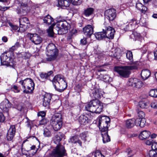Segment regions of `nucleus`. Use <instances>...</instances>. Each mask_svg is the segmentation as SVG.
Masks as SVG:
<instances>
[{"label":"nucleus","mask_w":157,"mask_h":157,"mask_svg":"<svg viewBox=\"0 0 157 157\" xmlns=\"http://www.w3.org/2000/svg\"><path fill=\"white\" fill-rule=\"evenodd\" d=\"M139 106L142 108H147L148 106V103L145 101H140L139 102Z\"/></svg>","instance_id":"38"},{"label":"nucleus","mask_w":157,"mask_h":157,"mask_svg":"<svg viewBox=\"0 0 157 157\" xmlns=\"http://www.w3.org/2000/svg\"><path fill=\"white\" fill-rule=\"evenodd\" d=\"M19 82L24 89L23 91L24 93L27 94L33 92L34 89L35 84L31 79L26 78L23 80L20 81Z\"/></svg>","instance_id":"5"},{"label":"nucleus","mask_w":157,"mask_h":157,"mask_svg":"<svg viewBox=\"0 0 157 157\" xmlns=\"http://www.w3.org/2000/svg\"><path fill=\"white\" fill-rule=\"evenodd\" d=\"M50 124L55 131L59 130L62 125V119L61 113H55L52 117Z\"/></svg>","instance_id":"6"},{"label":"nucleus","mask_w":157,"mask_h":157,"mask_svg":"<svg viewBox=\"0 0 157 157\" xmlns=\"http://www.w3.org/2000/svg\"><path fill=\"white\" fill-rule=\"evenodd\" d=\"M70 140L72 143H76L77 142L78 143L80 146H81L82 143L81 141L79 140H78L77 138H71Z\"/></svg>","instance_id":"42"},{"label":"nucleus","mask_w":157,"mask_h":157,"mask_svg":"<svg viewBox=\"0 0 157 157\" xmlns=\"http://www.w3.org/2000/svg\"><path fill=\"white\" fill-rule=\"evenodd\" d=\"M151 132L147 130L143 131L139 134V137H149L151 135Z\"/></svg>","instance_id":"30"},{"label":"nucleus","mask_w":157,"mask_h":157,"mask_svg":"<svg viewBox=\"0 0 157 157\" xmlns=\"http://www.w3.org/2000/svg\"><path fill=\"white\" fill-rule=\"evenodd\" d=\"M11 107V104L7 99L2 101L0 104V108L4 112L7 113Z\"/></svg>","instance_id":"17"},{"label":"nucleus","mask_w":157,"mask_h":157,"mask_svg":"<svg viewBox=\"0 0 157 157\" xmlns=\"http://www.w3.org/2000/svg\"><path fill=\"white\" fill-rule=\"evenodd\" d=\"M130 37L133 39L134 40H139L142 38L140 34L136 31L133 32L132 34L130 35Z\"/></svg>","instance_id":"26"},{"label":"nucleus","mask_w":157,"mask_h":157,"mask_svg":"<svg viewBox=\"0 0 157 157\" xmlns=\"http://www.w3.org/2000/svg\"><path fill=\"white\" fill-rule=\"evenodd\" d=\"M23 58L25 59L29 58L31 56V54L28 52H23Z\"/></svg>","instance_id":"49"},{"label":"nucleus","mask_w":157,"mask_h":157,"mask_svg":"<svg viewBox=\"0 0 157 157\" xmlns=\"http://www.w3.org/2000/svg\"><path fill=\"white\" fill-rule=\"evenodd\" d=\"M102 32L105 34V37L109 39H113L114 37L115 31L112 27L108 25L106 22H105L101 26Z\"/></svg>","instance_id":"10"},{"label":"nucleus","mask_w":157,"mask_h":157,"mask_svg":"<svg viewBox=\"0 0 157 157\" xmlns=\"http://www.w3.org/2000/svg\"><path fill=\"white\" fill-rule=\"evenodd\" d=\"M11 107V104L7 99L2 101L0 104V108L4 112L7 113Z\"/></svg>","instance_id":"18"},{"label":"nucleus","mask_w":157,"mask_h":157,"mask_svg":"<svg viewBox=\"0 0 157 157\" xmlns=\"http://www.w3.org/2000/svg\"><path fill=\"white\" fill-rule=\"evenodd\" d=\"M27 36L33 43L36 45L40 44L42 41V38L36 33H28Z\"/></svg>","instance_id":"14"},{"label":"nucleus","mask_w":157,"mask_h":157,"mask_svg":"<svg viewBox=\"0 0 157 157\" xmlns=\"http://www.w3.org/2000/svg\"><path fill=\"white\" fill-rule=\"evenodd\" d=\"M90 95L92 98H98L101 97L102 94L100 89L98 88H95L91 90Z\"/></svg>","instance_id":"19"},{"label":"nucleus","mask_w":157,"mask_h":157,"mask_svg":"<svg viewBox=\"0 0 157 157\" xmlns=\"http://www.w3.org/2000/svg\"><path fill=\"white\" fill-rule=\"evenodd\" d=\"M47 55L48 57L46 58L48 61H51L56 59L58 55V50L53 43L49 44L46 48Z\"/></svg>","instance_id":"8"},{"label":"nucleus","mask_w":157,"mask_h":157,"mask_svg":"<svg viewBox=\"0 0 157 157\" xmlns=\"http://www.w3.org/2000/svg\"><path fill=\"white\" fill-rule=\"evenodd\" d=\"M48 122V120L46 118H43L39 122V125H43L46 124Z\"/></svg>","instance_id":"46"},{"label":"nucleus","mask_w":157,"mask_h":157,"mask_svg":"<svg viewBox=\"0 0 157 157\" xmlns=\"http://www.w3.org/2000/svg\"><path fill=\"white\" fill-rule=\"evenodd\" d=\"M126 56L127 59L132 61L133 59V55L132 52L129 51L126 54Z\"/></svg>","instance_id":"41"},{"label":"nucleus","mask_w":157,"mask_h":157,"mask_svg":"<svg viewBox=\"0 0 157 157\" xmlns=\"http://www.w3.org/2000/svg\"><path fill=\"white\" fill-rule=\"evenodd\" d=\"M95 157H105L101 152L98 150H96L94 154Z\"/></svg>","instance_id":"45"},{"label":"nucleus","mask_w":157,"mask_h":157,"mask_svg":"<svg viewBox=\"0 0 157 157\" xmlns=\"http://www.w3.org/2000/svg\"><path fill=\"white\" fill-rule=\"evenodd\" d=\"M5 120V117L2 113H0V122H3Z\"/></svg>","instance_id":"55"},{"label":"nucleus","mask_w":157,"mask_h":157,"mask_svg":"<svg viewBox=\"0 0 157 157\" xmlns=\"http://www.w3.org/2000/svg\"><path fill=\"white\" fill-rule=\"evenodd\" d=\"M110 121V119L108 117L104 116L99 117V127L101 131L102 137H109L108 129Z\"/></svg>","instance_id":"3"},{"label":"nucleus","mask_w":157,"mask_h":157,"mask_svg":"<svg viewBox=\"0 0 157 157\" xmlns=\"http://www.w3.org/2000/svg\"><path fill=\"white\" fill-rule=\"evenodd\" d=\"M103 79L104 81L106 82H110L112 81V78L107 75H104Z\"/></svg>","instance_id":"39"},{"label":"nucleus","mask_w":157,"mask_h":157,"mask_svg":"<svg viewBox=\"0 0 157 157\" xmlns=\"http://www.w3.org/2000/svg\"><path fill=\"white\" fill-rule=\"evenodd\" d=\"M44 23L49 25L53 21V19L49 15H48L43 18Z\"/></svg>","instance_id":"29"},{"label":"nucleus","mask_w":157,"mask_h":157,"mask_svg":"<svg viewBox=\"0 0 157 157\" xmlns=\"http://www.w3.org/2000/svg\"><path fill=\"white\" fill-rule=\"evenodd\" d=\"M94 35L98 40H101L105 37V34L103 32H99L95 33Z\"/></svg>","instance_id":"33"},{"label":"nucleus","mask_w":157,"mask_h":157,"mask_svg":"<svg viewBox=\"0 0 157 157\" xmlns=\"http://www.w3.org/2000/svg\"><path fill=\"white\" fill-rule=\"evenodd\" d=\"M77 33V31L75 29H73L70 31L69 33V38H71L73 36H75L76 35Z\"/></svg>","instance_id":"40"},{"label":"nucleus","mask_w":157,"mask_h":157,"mask_svg":"<svg viewBox=\"0 0 157 157\" xmlns=\"http://www.w3.org/2000/svg\"><path fill=\"white\" fill-rule=\"evenodd\" d=\"M17 48H15L14 45L12 46L10 49L9 52H13L16 50Z\"/></svg>","instance_id":"61"},{"label":"nucleus","mask_w":157,"mask_h":157,"mask_svg":"<svg viewBox=\"0 0 157 157\" xmlns=\"http://www.w3.org/2000/svg\"><path fill=\"white\" fill-rule=\"evenodd\" d=\"M15 132V129L13 126H11L8 130L7 133L8 137H13Z\"/></svg>","instance_id":"27"},{"label":"nucleus","mask_w":157,"mask_h":157,"mask_svg":"<svg viewBox=\"0 0 157 157\" xmlns=\"http://www.w3.org/2000/svg\"><path fill=\"white\" fill-rule=\"evenodd\" d=\"M127 84L129 86L137 88H140L143 85L142 82L140 80L136 78H129Z\"/></svg>","instance_id":"15"},{"label":"nucleus","mask_w":157,"mask_h":157,"mask_svg":"<svg viewBox=\"0 0 157 157\" xmlns=\"http://www.w3.org/2000/svg\"><path fill=\"white\" fill-rule=\"evenodd\" d=\"M2 40L5 42H6L7 41V38L6 36H3L2 38Z\"/></svg>","instance_id":"64"},{"label":"nucleus","mask_w":157,"mask_h":157,"mask_svg":"<svg viewBox=\"0 0 157 157\" xmlns=\"http://www.w3.org/2000/svg\"><path fill=\"white\" fill-rule=\"evenodd\" d=\"M56 26L55 28L59 34L62 35L68 32L70 27V25L66 21H57L56 23Z\"/></svg>","instance_id":"9"},{"label":"nucleus","mask_w":157,"mask_h":157,"mask_svg":"<svg viewBox=\"0 0 157 157\" xmlns=\"http://www.w3.org/2000/svg\"><path fill=\"white\" fill-rule=\"evenodd\" d=\"M83 31L85 35L90 37L93 33V28L91 25H87L83 28Z\"/></svg>","instance_id":"20"},{"label":"nucleus","mask_w":157,"mask_h":157,"mask_svg":"<svg viewBox=\"0 0 157 157\" xmlns=\"http://www.w3.org/2000/svg\"><path fill=\"white\" fill-rule=\"evenodd\" d=\"M10 7H2L0 6V10L2 11H5L9 9Z\"/></svg>","instance_id":"60"},{"label":"nucleus","mask_w":157,"mask_h":157,"mask_svg":"<svg viewBox=\"0 0 157 157\" xmlns=\"http://www.w3.org/2000/svg\"><path fill=\"white\" fill-rule=\"evenodd\" d=\"M129 66L115 67L114 70L120 76L128 77L131 74V70H137L138 68L139 63L137 61H135L129 64Z\"/></svg>","instance_id":"1"},{"label":"nucleus","mask_w":157,"mask_h":157,"mask_svg":"<svg viewBox=\"0 0 157 157\" xmlns=\"http://www.w3.org/2000/svg\"><path fill=\"white\" fill-rule=\"evenodd\" d=\"M81 43L82 45H85L87 43V41L86 38H84L82 39L81 40Z\"/></svg>","instance_id":"56"},{"label":"nucleus","mask_w":157,"mask_h":157,"mask_svg":"<svg viewBox=\"0 0 157 157\" xmlns=\"http://www.w3.org/2000/svg\"><path fill=\"white\" fill-rule=\"evenodd\" d=\"M87 132H84L81 133L80 135L79 136L82 137H86L89 136Z\"/></svg>","instance_id":"54"},{"label":"nucleus","mask_w":157,"mask_h":157,"mask_svg":"<svg viewBox=\"0 0 157 157\" xmlns=\"http://www.w3.org/2000/svg\"><path fill=\"white\" fill-rule=\"evenodd\" d=\"M151 107L154 108H157V101H154L151 104Z\"/></svg>","instance_id":"52"},{"label":"nucleus","mask_w":157,"mask_h":157,"mask_svg":"<svg viewBox=\"0 0 157 157\" xmlns=\"http://www.w3.org/2000/svg\"><path fill=\"white\" fill-rule=\"evenodd\" d=\"M136 8L142 13H145L147 10V7L140 2L136 3Z\"/></svg>","instance_id":"25"},{"label":"nucleus","mask_w":157,"mask_h":157,"mask_svg":"<svg viewBox=\"0 0 157 157\" xmlns=\"http://www.w3.org/2000/svg\"><path fill=\"white\" fill-rule=\"evenodd\" d=\"M150 157H157V153L153 150H150L149 153Z\"/></svg>","instance_id":"44"},{"label":"nucleus","mask_w":157,"mask_h":157,"mask_svg":"<svg viewBox=\"0 0 157 157\" xmlns=\"http://www.w3.org/2000/svg\"><path fill=\"white\" fill-rule=\"evenodd\" d=\"M82 0H58V5L59 6L68 7L71 3L73 5H78L82 3Z\"/></svg>","instance_id":"13"},{"label":"nucleus","mask_w":157,"mask_h":157,"mask_svg":"<svg viewBox=\"0 0 157 157\" xmlns=\"http://www.w3.org/2000/svg\"><path fill=\"white\" fill-rule=\"evenodd\" d=\"M23 52L19 53L17 54V56L19 58H23Z\"/></svg>","instance_id":"62"},{"label":"nucleus","mask_w":157,"mask_h":157,"mask_svg":"<svg viewBox=\"0 0 157 157\" xmlns=\"http://www.w3.org/2000/svg\"><path fill=\"white\" fill-rule=\"evenodd\" d=\"M65 150L64 147L61 145H57L52 151L51 155L54 157H62L65 155Z\"/></svg>","instance_id":"12"},{"label":"nucleus","mask_w":157,"mask_h":157,"mask_svg":"<svg viewBox=\"0 0 157 157\" xmlns=\"http://www.w3.org/2000/svg\"><path fill=\"white\" fill-rule=\"evenodd\" d=\"M142 121H145V119H142L141 118H137L135 119V124L137 125H139L141 127H143L144 126V124H142Z\"/></svg>","instance_id":"34"},{"label":"nucleus","mask_w":157,"mask_h":157,"mask_svg":"<svg viewBox=\"0 0 157 157\" xmlns=\"http://www.w3.org/2000/svg\"><path fill=\"white\" fill-rule=\"evenodd\" d=\"M79 122L81 124L85 125L88 123V118L86 116L82 115L79 117Z\"/></svg>","instance_id":"28"},{"label":"nucleus","mask_w":157,"mask_h":157,"mask_svg":"<svg viewBox=\"0 0 157 157\" xmlns=\"http://www.w3.org/2000/svg\"><path fill=\"white\" fill-rule=\"evenodd\" d=\"M17 109L18 110L21 111L23 109V108L21 105H18L17 106Z\"/></svg>","instance_id":"63"},{"label":"nucleus","mask_w":157,"mask_h":157,"mask_svg":"<svg viewBox=\"0 0 157 157\" xmlns=\"http://www.w3.org/2000/svg\"><path fill=\"white\" fill-rule=\"evenodd\" d=\"M126 126L128 128H131L135 124V119H132L127 120L126 122Z\"/></svg>","instance_id":"31"},{"label":"nucleus","mask_w":157,"mask_h":157,"mask_svg":"<svg viewBox=\"0 0 157 157\" xmlns=\"http://www.w3.org/2000/svg\"><path fill=\"white\" fill-rule=\"evenodd\" d=\"M13 91L15 93H18L19 92V90L18 89V87L16 86H13Z\"/></svg>","instance_id":"59"},{"label":"nucleus","mask_w":157,"mask_h":157,"mask_svg":"<svg viewBox=\"0 0 157 157\" xmlns=\"http://www.w3.org/2000/svg\"><path fill=\"white\" fill-rule=\"evenodd\" d=\"M141 140H144V142L145 144L146 145L149 146L151 145L154 141V140L151 138L149 139H147L145 138H143Z\"/></svg>","instance_id":"37"},{"label":"nucleus","mask_w":157,"mask_h":157,"mask_svg":"<svg viewBox=\"0 0 157 157\" xmlns=\"http://www.w3.org/2000/svg\"><path fill=\"white\" fill-rule=\"evenodd\" d=\"M13 53L11 52H7L2 54L0 59L2 64L7 66L13 67L15 64L12 57L13 56Z\"/></svg>","instance_id":"7"},{"label":"nucleus","mask_w":157,"mask_h":157,"mask_svg":"<svg viewBox=\"0 0 157 157\" xmlns=\"http://www.w3.org/2000/svg\"><path fill=\"white\" fill-rule=\"evenodd\" d=\"M45 113L44 111H40L38 113V117L40 116L42 117H44L45 115Z\"/></svg>","instance_id":"53"},{"label":"nucleus","mask_w":157,"mask_h":157,"mask_svg":"<svg viewBox=\"0 0 157 157\" xmlns=\"http://www.w3.org/2000/svg\"><path fill=\"white\" fill-rule=\"evenodd\" d=\"M40 76L41 78L46 79L49 76V74L45 73H42L40 74Z\"/></svg>","instance_id":"51"},{"label":"nucleus","mask_w":157,"mask_h":157,"mask_svg":"<svg viewBox=\"0 0 157 157\" xmlns=\"http://www.w3.org/2000/svg\"><path fill=\"white\" fill-rule=\"evenodd\" d=\"M94 9L92 8H88L85 9L84 12V14L86 17H89L93 14Z\"/></svg>","instance_id":"32"},{"label":"nucleus","mask_w":157,"mask_h":157,"mask_svg":"<svg viewBox=\"0 0 157 157\" xmlns=\"http://www.w3.org/2000/svg\"><path fill=\"white\" fill-rule=\"evenodd\" d=\"M103 107V103L98 99L92 100L85 107L86 110L92 113L98 114L102 111Z\"/></svg>","instance_id":"2"},{"label":"nucleus","mask_w":157,"mask_h":157,"mask_svg":"<svg viewBox=\"0 0 157 157\" xmlns=\"http://www.w3.org/2000/svg\"><path fill=\"white\" fill-rule=\"evenodd\" d=\"M138 27L137 22L136 20L132 19L129 22L128 24L126 26L127 30H131L137 28Z\"/></svg>","instance_id":"21"},{"label":"nucleus","mask_w":157,"mask_h":157,"mask_svg":"<svg viewBox=\"0 0 157 157\" xmlns=\"http://www.w3.org/2000/svg\"><path fill=\"white\" fill-rule=\"evenodd\" d=\"M28 1V0H17L19 2L18 4L21 7L20 9L17 10V14H20L21 16L25 15L29 11L26 3Z\"/></svg>","instance_id":"11"},{"label":"nucleus","mask_w":157,"mask_h":157,"mask_svg":"<svg viewBox=\"0 0 157 157\" xmlns=\"http://www.w3.org/2000/svg\"><path fill=\"white\" fill-rule=\"evenodd\" d=\"M151 150L155 151L157 150V142L154 141L151 145Z\"/></svg>","instance_id":"47"},{"label":"nucleus","mask_w":157,"mask_h":157,"mask_svg":"<svg viewBox=\"0 0 157 157\" xmlns=\"http://www.w3.org/2000/svg\"><path fill=\"white\" fill-rule=\"evenodd\" d=\"M44 135L45 137H50L51 136V133L50 131L47 129L44 130Z\"/></svg>","instance_id":"43"},{"label":"nucleus","mask_w":157,"mask_h":157,"mask_svg":"<svg viewBox=\"0 0 157 157\" xmlns=\"http://www.w3.org/2000/svg\"><path fill=\"white\" fill-rule=\"evenodd\" d=\"M52 82L55 90L59 92H62L67 87L65 79L62 75H59L55 76Z\"/></svg>","instance_id":"4"},{"label":"nucleus","mask_w":157,"mask_h":157,"mask_svg":"<svg viewBox=\"0 0 157 157\" xmlns=\"http://www.w3.org/2000/svg\"><path fill=\"white\" fill-rule=\"evenodd\" d=\"M141 75L142 78L144 80H145L147 79L150 76L151 72L148 70L147 69H144L141 71Z\"/></svg>","instance_id":"24"},{"label":"nucleus","mask_w":157,"mask_h":157,"mask_svg":"<svg viewBox=\"0 0 157 157\" xmlns=\"http://www.w3.org/2000/svg\"><path fill=\"white\" fill-rule=\"evenodd\" d=\"M34 122L31 121V122H29L28 123V127H29L30 130H32L33 129V125L32 126V125L33 124Z\"/></svg>","instance_id":"57"},{"label":"nucleus","mask_w":157,"mask_h":157,"mask_svg":"<svg viewBox=\"0 0 157 157\" xmlns=\"http://www.w3.org/2000/svg\"><path fill=\"white\" fill-rule=\"evenodd\" d=\"M52 97V95L51 94H45L44 98V101L43 104L44 106L46 107L49 105Z\"/></svg>","instance_id":"22"},{"label":"nucleus","mask_w":157,"mask_h":157,"mask_svg":"<svg viewBox=\"0 0 157 157\" xmlns=\"http://www.w3.org/2000/svg\"><path fill=\"white\" fill-rule=\"evenodd\" d=\"M103 142L104 143L109 142L110 141V138H102Z\"/></svg>","instance_id":"58"},{"label":"nucleus","mask_w":157,"mask_h":157,"mask_svg":"<svg viewBox=\"0 0 157 157\" xmlns=\"http://www.w3.org/2000/svg\"><path fill=\"white\" fill-rule=\"evenodd\" d=\"M149 95L152 97L157 98V89L151 90L149 92Z\"/></svg>","instance_id":"36"},{"label":"nucleus","mask_w":157,"mask_h":157,"mask_svg":"<svg viewBox=\"0 0 157 157\" xmlns=\"http://www.w3.org/2000/svg\"><path fill=\"white\" fill-rule=\"evenodd\" d=\"M116 10L114 9H110L106 10L105 12V15L109 21H112L116 18Z\"/></svg>","instance_id":"16"},{"label":"nucleus","mask_w":157,"mask_h":157,"mask_svg":"<svg viewBox=\"0 0 157 157\" xmlns=\"http://www.w3.org/2000/svg\"><path fill=\"white\" fill-rule=\"evenodd\" d=\"M55 25V24H53L49 27L47 30L48 34L50 36H52L53 35L54 32L53 31V28L54 26Z\"/></svg>","instance_id":"35"},{"label":"nucleus","mask_w":157,"mask_h":157,"mask_svg":"<svg viewBox=\"0 0 157 157\" xmlns=\"http://www.w3.org/2000/svg\"><path fill=\"white\" fill-rule=\"evenodd\" d=\"M138 114L140 118L144 119V118L145 117V113L141 111H139L138 113Z\"/></svg>","instance_id":"50"},{"label":"nucleus","mask_w":157,"mask_h":157,"mask_svg":"<svg viewBox=\"0 0 157 157\" xmlns=\"http://www.w3.org/2000/svg\"><path fill=\"white\" fill-rule=\"evenodd\" d=\"M20 28H22L25 29L26 27L27 26V24L29 23L28 19L26 17H21L19 19Z\"/></svg>","instance_id":"23"},{"label":"nucleus","mask_w":157,"mask_h":157,"mask_svg":"<svg viewBox=\"0 0 157 157\" xmlns=\"http://www.w3.org/2000/svg\"><path fill=\"white\" fill-rule=\"evenodd\" d=\"M9 24L11 28V30H12L16 31L18 29L17 26L16 25H13L11 23L9 22Z\"/></svg>","instance_id":"48"}]
</instances>
